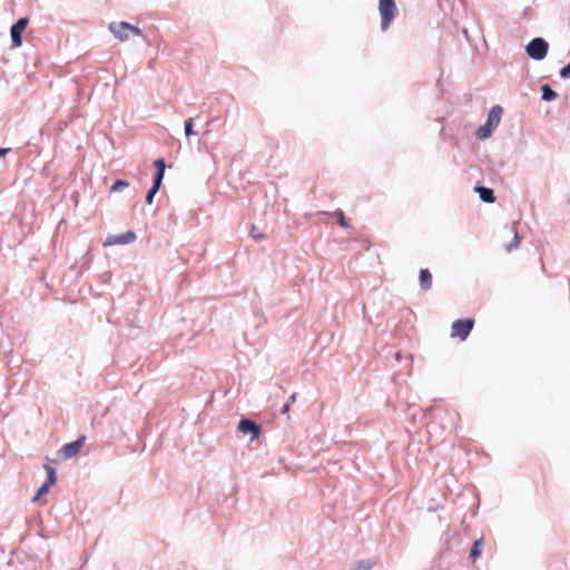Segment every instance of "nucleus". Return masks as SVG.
Segmentation results:
<instances>
[{
  "label": "nucleus",
  "mask_w": 570,
  "mask_h": 570,
  "mask_svg": "<svg viewBox=\"0 0 570 570\" xmlns=\"http://www.w3.org/2000/svg\"><path fill=\"white\" fill-rule=\"evenodd\" d=\"M502 114H503V109L500 105L493 106L488 114L485 124L482 125L476 130V137L479 139L489 138L493 134V131L498 127V125L500 124Z\"/></svg>",
  "instance_id": "1"
},
{
  "label": "nucleus",
  "mask_w": 570,
  "mask_h": 570,
  "mask_svg": "<svg viewBox=\"0 0 570 570\" xmlns=\"http://www.w3.org/2000/svg\"><path fill=\"white\" fill-rule=\"evenodd\" d=\"M381 30L386 31L397 13L395 0H379Z\"/></svg>",
  "instance_id": "2"
},
{
  "label": "nucleus",
  "mask_w": 570,
  "mask_h": 570,
  "mask_svg": "<svg viewBox=\"0 0 570 570\" xmlns=\"http://www.w3.org/2000/svg\"><path fill=\"white\" fill-rule=\"evenodd\" d=\"M549 51V43L541 37H535L525 46L527 55L537 61L543 60Z\"/></svg>",
  "instance_id": "3"
},
{
  "label": "nucleus",
  "mask_w": 570,
  "mask_h": 570,
  "mask_svg": "<svg viewBox=\"0 0 570 570\" xmlns=\"http://www.w3.org/2000/svg\"><path fill=\"white\" fill-rule=\"evenodd\" d=\"M108 29L120 41H125L129 38V31H131L135 36H141L142 33L138 27H135L126 21L111 22L109 23Z\"/></svg>",
  "instance_id": "4"
},
{
  "label": "nucleus",
  "mask_w": 570,
  "mask_h": 570,
  "mask_svg": "<svg viewBox=\"0 0 570 570\" xmlns=\"http://www.w3.org/2000/svg\"><path fill=\"white\" fill-rule=\"evenodd\" d=\"M473 325H474L473 318L456 320L453 322V324L451 326V331H452L451 335L458 336L459 338L464 341L470 335V333L473 328Z\"/></svg>",
  "instance_id": "5"
},
{
  "label": "nucleus",
  "mask_w": 570,
  "mask_h": 570,
  "mask_svg": "<svg viewBox=\"0 0 570 570\" xmlns=\"http://www.w3.org/2000/svg\"><path fill=\"white\" fill-rule=\"evenodd\" d=\"M29 23L28 17L19 18L10 28L11 45L18 48L22 45V33Z\"/></svg>",
  "instance_id": "6"
},
{
  "label": "nucleus",
  "mask_w": 570,
  "mask_h": 570,
  "mask_svg": "<svg viewBox=\"0 0 570 570\" xmlns=\"http://www.w3.org/2000/svg\"><path fill=\"white\" fill-rule=\"evenodd\" d=\"M85 441H86V436L81 435L77 440L66 443L58 451L59 455H61L66 460L77 456L78 453L80 452L82 445L85 444Z\"/></svg>",
  "instance_id": "7"
},
{
  "label": "nucleus",
  "mask_w": 570,
  "mask_h": 570,
  "mask_svg": "<svg viewBox=\"0 0 570 570\" xmlns=\"http://www.w3.org/2000/svg\"><path fill=\"white\" fill-rule=\"evenodd\" d=\"M136 238L137 236L132 230L119 235L109 234L104 240V246L127 245L134 243Z\"/></svg>",
  "instance_id": "8"
},
{
  "label": "nucleus",
  "mask_w": 570,
  "mask_h": 570,
  "mask_svg": "<svg viewBox=\"0 0 570 570\" xmlns=\"http://www.w3.org/2000/svg\"><path fill=\"white\" fill-rule=\"evenodd\" d=\"M237 429L243 434H250V440L257 439L262 432L261 425L248 417H242Z\"/></svg>",
  "instance_id": "9"
},
{
  "label": "nucleus",
  "mask_w": 570,
  "mask_h": 570,
  "mask_svg": "<svg viewBox=\"0 0 570 570\" xmlns=\"http://www.w3.org/2000/svg\"><path fill=\"white\" fill-rule=\"evenodd\" d=\"M474 189L479 194V197L482 202L487 204H492L495 202V195L492 188L478 185Z\"/></svg>",
  "instance_id": "10"
},
{
  "label": "nucleus",
  "mask_w": 570,
  "mask_h": 570,
  "mask_svg": "<svg viewBox=\"0 0 570 570\" xmlns=\"http://www.w3.org/2000/svg\"><path fill=\"white\" fill-rule=\"evenodd\" d=\"M420 286L423 291H428L432 286V274L428 268H421L420 271Z\"/></svg>",
  "instance_id": "11"
},
{
  "label": "nucleus",
  "mask_w": 570,
  "mask_h": 570,
  "mask_svg": "<svg viewBox=\"0 0 570 570\" xmlns=\"http://www.w3.org/2000/svg\"><path fill=\"white\" fill-rule=\"evenodd\" d=\"M558 97V94L551 88L550 85L546 83L541 87V99L543 101H553Z\"/></svg>",
  "instance_id": "12"
},
{
  "label": "nucleus",
  "mask_w": 570,
  "mask_h": 570,
  "mask_svg": "<svg viewBox=\"0 0 570 570\" xmlns=\"http://www.w3.org/2000/svg\"><path fill=\"white\" fill-rule=\"evenodd\" d=\"M482 546H483L482 539L474 541V543L472 544L471 551H470V558L472 560H476L481 556Z\"/></svg>",
  "instance_id": "13"
},
{
  "label": "nucleus",
  "mask_w": 570,
  "mask_h": 570,
  "mask_svg": "<svg viewBox=\"0 0 570 570\" xmlns=\"http://www.w3.org/2000/svg\"><path fill=\"white\" fill-rule=\"evenodd\" d=\"M332 215L336 218L337 224H338L341 227H343V228H345V229L351 228V225H350V224L347 223V220L345 219V216H344V213H343V210H342V209H337V210H335Z\"/></svg>",
  "instance_id": "14"
},
{
  "label": "nucleus",
  "mask_w": 570,
  "mask_h": 570,
  "mask_svg": "<svg viewBox=\"0 0 570 570\" xmlns=\"http://www.w3.org/2000/svg\"><path fill=\"white\" fill-rule=\"evenodd\" d=\"M55 483H50L49 481H46L36 492L35 497L32 498V501H38L43 494H46L50 487H52Z\"/></svg>",
  "instance_id": "15"
},
{
  "label": "nucleus",
  "mask_w": 570,
  "mask_h": 570,
  "mask_svg": "<svg viewBox=\"0 0 570 570\" xmlns=\"http://www.w3.org/2000/svg\"><path fill=\"white\" fill-rule=\"evenodd\" d=\"M129 186V183L125 179H117L110 187L111 193L121 191L122 189L127 188Z\"/></svg>",
  "instance_id": "16"
},
{
  "label": "nucleus",
  "mask_w": 570,
  "mask_h": 570,
  "mask_svg": "<svg viewBox=\"0 0 570 570\" xmlns=\"http://www.w3.org/2000/svg\"><path fill=\"white\" fill-rule=\"evenodd\" d=\"M45 470H46V473H47V480L46 481H49L50 483H56L57 482V473H56V469L49 464H46L45 465Z\"/></svg>",
  "instance_id": "17"
},
{
  "label": "nucleus",
  "mask_w": 570,
  "mask_h": 570,
  "mask_svg": "<svg viewBox=\"0 0 570 570\" xmlns=\"http://www.w3.org/2000/svg\"><path fill=\"white\" fill-rule=\"evenodd\" d=\"M165 174L155 171L153 177V185L155 189H160Z\"/></svg>",
  "instance_id": "18"
},
{
  "label": "nucleus",
  "mask_w": 570,
  "mask_h": 570,
  "mask_svg": "<svg viewBox=\"0 0 570 570\" xmlns=\"http://www.w3.org/2000/svg\"><path fill=\"white\" fill-rule=\"evenodd\" d=\"M520 242H521V238H520L519 234L515 233L513 239L509 244L505 245V249L508 252H512L520 245Z\"/></svg>",
  "instance_id": "19"
},
{
  "label": "nucleus",
  "mask_w": 570,
  "mask_h": 570,
  "mask_svg": "<svg viewBox=\"0 0 570 570\" xmlns=\"http://www.w3.org/2000/svg\"><path fill=\"white\" fill-rule=\"evenodd\" d=\"M184 129H185L186 137L194 135V119L193 118H188L187 120H185Z\"/></svg>",
  "instance_id": "20"
},
{
  "label": "nucleus",
  "mask_w": 570,
  "mask_h": 570,
  "mask_svg": "<svg viewBox=\"0 0 570 570\" xmlns=\"http://www.w3.org/2000/svg\"><path fill=\"white\" fill-rule=\"evenodd\" d=\"M154 166L156 168V171L157 173H163L165 174V170H166V163H165V159L163 158H158L154 161Z\"/></svg>",
  "instance_id": "21"
},
{
  "label": "nucleus",
  "mask_w": 570,
  "mask_h": 570,
  "mask_svg": "<svg viewBox=\"0 0 570 570\" xmlns=\"http://www.w3.org/2000/svg\"><path fill=\"white\" fill-rule=\"evenodd\" d=\"M158 191H159V189H155L154 187H150L146 194V198H145L146 204L151 205L154 202V198Z\"/></svg>",
  "instance_id": "22"
},
{
  "label": "nucleus",
  "mask_w": 570,
  "mask_h": 570,
  "mask_svg": "<svg viewBox=\"0 0 570 570\" xmlns=\"http://www.w3.org/2000/svg\"><path fill=\"white\" fill-rule=\"evenodd\" d=\"M372 563L367 560H361L356 567L352 568L351 570H371Z\"/></svg>",
  "instance_id": "23"
},
{
  "label": "nucleus",
  "mask_w": 570,
  "mask_h": 570,
  "mask_svg": "<svg viewBox=\"0 0 570 570\" xmlns=\"http://www.w3.org/2000/svg\"><path fill=\"white\" fill-rule=\"evenodd\" d=\"M250 236L255 240H262L265 237V235L262 232H259L258 228L255 225H252Z\"/></svg>",
  "instance_id": "24"
},
{
  "label": "nucleus",
  "mask_w": 570,
  "mask_h": 570,
  "mask_svg": "<svg viewBox=\"0 0 570 570\" xmlns=\"http://www.w3.org/2000/svg\"><path fill=\"white\" fill-rule=\"evenodd\" d=\"M559 76L562 78V79H569L570 78V61L560 69L559 71Z\"/></svg>",
  "instance_id": "25"
},
{
  "label": "nucleus",
  "mask_w": 570,
  "mask_h": 570,
  "mask_svg": "<svg viewBox=\"0 0 570 570\" xmlns=\"http://www.w3.org/2000/svg\"><path fill=\"white\" fill-rule=\"evenodd\" d=\"M10 151H11V148L1 147L0 148V158L6 156Z\"/></svg>",
  "instance_id": "26"
},
{
  "label": "nucleus",
  "mask_w": 570,
  "mask_h": 570,
  "mask_svg": "<svg viewBox=\"0 0 570 570\" xmlns=\"http://www.w3.org/2000/svg\"><path fill=\"white\" fill-rule=\"evenodd\" d=\"M291 405L288 403H285L281 410L282 414H287L289 412Z\"/></svg>",
  "instance_id": "27"
},
{
  "label": "nucleus",
  "mask_w": 570,
  "mask_h": 570,
  "mask_svg": "<svg viewBox=\"0 0 570 570\" xmlns=\"http://www.w3.org/2000/svg\"><path fill=\"white\" fill-rule=\"evenodd\" d=\"M296 396H297L296 393L291 394L289 397L287 399L286 403H288L291 405L292 403H294L296 401Z\"/></svg>",
  "instance_id": "28"
}]
</instances>
